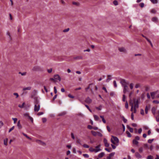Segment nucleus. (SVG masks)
Returning <instances> with one entry per match:
<instances>
[{
    "mask_svg": "<svg viewBox=\"0 0 159 159\" xmlns=\"http://www.w3.org/2000/svg\"><path fill=\"white\" fill-rule=\"evenodd\" d=\"M34 111L35 112H37L39 111L40 108V101L37 97H34Z\"/></svg>",
    "mask_w": 159,
    "mask_h": 159,
    "instance_id": "nucleus-1",
    "label": "nucleus"
},
{
    "mask_svg": "<svg viewBox=\"0 0 159 159\" xmlns=\"http://www.w3.org/2000/svg\"><path fill=\"white\" fill-rule=\"evenodd\" d=\"M150 94L152 99L159 98V93L158 90L151 92L150 93Z\"/></svg>",
    "mask_w": 159,
    "mask_h": 159,
    "instance_id": "nucleus-2",
    "label": "nucleus"
},
{
    "mask_svg": "<svg viewBox=\"0 0 159 159\" xmlns=\"http://www.w3.org/2000/svg\"><path fill=\"white\" fill-rule=\"evenodd\" d=\"M134 113H135L137 111L136 109L139 107V100L134 99Z\"/></svg>",
    "mask_w": 159,
    "mask_h": 159,
    "instance_id": "nucleus-3",
    "label": "nucleus"
},
{
    "mask_svg": "<svg viewBox=\"0 0 159 159\" xmlns=\"http://www.w3.org/2000/svg\"><path fill=\"white\" fill-rule=\"evenodd\" d=\"M113 138L114 141L112 139H111V142L114 144H115L116 146H118L119 144V140L116 137L114 136L113 135L111 136Z\"/></svg>",
    "mask_w": 159,
    "mask_h": 159,
    "instance_id": "nucleus-4",
    "label": "nucleus"
},
{
    "mask_svg": "<svg viewBox=\"0 0 159 159\" xmlns=\"http://www.w3.org/2000/svg\"><path fill=\"white\" fill-rule=\"evenodd\" d=\"M120 83L121 84L122 87L128 85L129 84V82L124 79H120Z\"/></svg>",
    "mask_w": 159,
    "mask_h": 159,
    "instance_id": "nucleus-5",
    "label": "nucleus"
},
{
    "mask_svg": "<svg viewBox=\"0 0 159 159\" xmlns=\"http://www.w3.org/2000/svg\"><path fill=\"white\" fill-rule=\"evenodd\" d=\"M40 70V68L39 66H35L32 69L33 71H39Z\"/></svg>",
    "mask_w": 159,
    "mask_h": 159,
    "instance_id": "nucleus-6",
    "label": "nucleus"
},
{
    "mask_svg": "<svg viewBox=\"0 0 159 159\" xmlns=\"http://www.w3.org/2000/svg\"><path fill=\"white\" fill-rule=\"evenodd\" d=\"M123 92L124 94H125L127 92H128V85L123 87Z\"/></svg>",
    "mask_w": 159,
    "mask_h": 159,
    "instance_id": "nucleus-7",
    "label": "nucleus"
},
{
    "mask_svg": "<svg viewBox=\"0 0 159 159\" xmlns=\"http://www.w3.org/2000/svg\"><path fill=\"white\" fill-rule=\"evenodd\" d=\"M103 142H104V143L105 144V146L107 147H109V144L107 142V139H105V138H104L103 139Z\"/></svg>",
    "mask_w": 159,
    "mask_h": 159,
    "instance_id": "nucleus-8",
    "label": "nucleus"
},
{
    "mask_svg": "<svg viewBox=\"0 0 159 159\" xmlns=\"http://www.w3.org/2000/svg\"><path fill=\"white\" fill-rule=\"evenodd\" d=\"M85 101L86 103L89 104L92 102V100L89 97H88L85 99Z\"/></svg>",
    "mask_w": 159,
    "mask_h": 159,
    "instance_id": "nucleus-9",
    "label": "nucleus"
},
{
    "mask_svg": "<svg viewBox=\"0 0 159 159\" xmlns=\"http://www.w3.org/2000/svg\"><path fill=\"white\" fill-rule=\"evenodd\" d=\"M54 78L55 80H58L59 81H61V78L58 75H55L54 76Z\"/></svg>",
    "mask_w": 159,
    "mask_h": 159,
    "instance_id": "nucleus-10",
    "label": "nucleus"
},
{
    "mask_svg": "<svg viewBox=\"0 0 159 159\" xmlns=\"http://www.w3.org/2000/svg\"><path fill=\"white\" fill-rule=\"evenodd\" d=\"M100 147L101 145H99L97 146H96L95 147L96 148V153H97L100 151L101 150L100 149Z\"/></svg>",
    "mask_w": 159,
    "mask_h": 159,
    "instance_id": "nucleus-11",
    "label": "nucleus"
},
{
    "mask_svg": "<svg viewBox=\"0 0 159 159\" xmlns=\"http://www.w3.org/2000/svg\"><path fill=\"white\" fill-rule=\"evenodd\" d=\"M115 153V152H112L110 153L109 156L107 157V159H111V157L114 156Z\"/></svg>",
    "mask_w": 159,
    "mask_h": 159,
    "instance_id": "nucleus-12",
    "label": "nucleus"
},
{
    "mask_svg": "<svg viewBox=\"0 0 159 159\" xmlns=\"http://www.w3.org/2000/svg\"><path fill=\"white\" fill-rule=\"evenodd\" d=\"M136 157L138 158V159L142 157L141 156L138 152H136L135 154Z\"/></svg>",
    "mask_w": 159,
    "mask_h": 159,
    "instance_id": "nucleus-13",
    "label": "nucleus"
},
{
    "mask_svg": "<svg viewBox=\"0 0 159 159\" xmlns=\"http://www.w3.org/2000/svg\"><path fill=\"white\" fill-rule=\"evenodd\" d=\"M17 126L19 129H20L22 128V126L20 124V120H19L17 122Z\"/></svg>",
    "mask_w": 159,
    "mask_h": 159,
    "instance_id": "nucleus-14",
    "label": "nucleus"
},
{
    "mask_svg": "<svg viewBox=\"0 0 159 159\" xmlns=\"http://www.w3.org/2000/svg\"><path fill=\"white\" fill-rule=\"evenodd\" d=\"M156 109L154 107H153L152 109V112L154 116H155Z\"/></svg>",
    "mask_w": 159,
    "mask_h": 159,
    "instance_id": "nucleus-15",
    "label": "nucleus"
},
{
    "mask_svg": "<svg viewBox=\"0 0 159 159\" xmlns=\"http://www.w3.org/2000/svg\"><path fill=\"white\" fill-rule=\"evenodd\" d=\"M119 50L120 52H126L125 49L123 47L119 48Z\"/></svg>",
    "mask_w": 159,
    "mask_h": 159,
    "instance_id": "nucleus-16",
    "label": "nucleus"
},
{
    "mask_svg": "<svg viewBox=\"0 0 159 159\" xmlns=\"http://www.w3.org/2000/svg\"><path fill=\"white\" fill-rule=\"evenodd\" d=\"M130 104L131 105V108L130 109V111H133L134 112V105L133 103H131V102H130Z\"/></svg>",
    "mask_w": 159,
    "mask_h": 159,
    "instance_id": "nucleus-17",
    "label": "nucleus"
},
{
    "mask_svg": "<svg viewBox=\"0 0 159 159\" xmlns=\"http://www.w3.org/2000/svg\"><path fill=\"white\" fill-rule=\"evenodd\" d=\"M139 143V142L136 139H134L133 140V144L137 145Z\"/></svg>",
    "mask_w": 159,
    "mask_h": 159,
    "instance_id": "nucleus-18",
    "label": "nucleus"
},
{
    "mask_svg": "<svg viewBox=\"0 0 159 159\" xmlns=\"http://www.w3.org/2000/svg\"><path fill=\"white\" fill-rule=\"evenodd\" d=\"M89 151L91 152H94L96 153V150L95 149L93 148L92 147H90L89 149Z\"/></svg>",
    "mask_w": 159,
    "mask_h": 159,
    "instance_id": "nucleus-19",
    "label": "nucleus"
},
{
    "mask_svg": "<svg viewBox=\"0 0 159 159\" xmlns=\"http://www.w3.org/2000/svg\"><path fill=\"white\" fill-rule=\"evenodd\" d=\"M31 89V87L29 86V87L23 88V91H25L26 90H30Z\"/></svg>",
    "mask_w": 159,
    "mask_h": 159,
    "instance_id": "nucleus-20",
    "label": "nucleus"
},
{
    "mask_svg": "<svg viewBox=\"0 0 159 159\" xmlns=\"http://www.w3.org/2000/svg\"><path fill=\"white\" fill-rule=\"evenodd\" d=\"M104 153L103 152H101L98 154V157L99 158H101L104 155Z\"/></svg>",
    "mask_w": 159,
    "mask_h": 159,
    "instance_id": "nucleus-21",
    "label": "nucleus"
},
{
    "mask_svg": "<svg viewBox=\"0 0 159 159\" xmlns=\"http://www.w3.org/2000/svg\"><path fill=\"white\" fill-rule=\"evenodd\" d=\"M91 132L92 134L94 136H96L97 135V132H96L94 131H92Z\"/></svg>",
    "mask_w": 159,
    "mask_h": 159,
    "instance_id": "nucleus-22",
    "label": "nucleus"
},
{
    "mask_svg": "<svg viewBox=\"0 0 159 159\" xmlns=\"http://www.w3.org/2000/svg\"><path fill=\"white\" fill-rule=\"evenodd\" d=\"M66 114V112L65 111H63L60 113L59 114V116H64Z\"/></svg>",
    "mask_w": 159,
    "mask_h": 159,
    "instance_id": "nucleus-23",
    "label": "nucleus"
},
{
    "mask_svg": "<svg viewBox=\"0 0 159 159\" xmlns=\"http://www.w3.org/2000/svg\"><path fill=\"white\" fill-rule=\"evenodd\" d=\"M22 134L27 139H28L30 140H31V139L30 138L29 136H28L26 134L24 133H22Z\"/></svg>",
    "mask_w": 159,
    "mask_h": 159,
    "instance_id": "nucleus-24",
    "label": "nucleus"
},
{
    "mask_svg": "<svg viewBox=\"0 0 159 159\" xmlns=\"http://www.w3.org/2000/svg\"><path fill=\"white\" fill-rule=\"evenodd\" d=\"M6 34H7V35L9 36V39L10 40L11 39V34H10V33L8 31H7V32Z\"/></svg>",
    "mask_w": 159,
    "mask_h": 159,
    "instance_id": "nucleus-25",
    "label": "nucleus"
},
{
    "mask_svg": "<svg viewBox=\"0 0 159 159\" xmlns=\"http://www.w3.org/2000/svg\"><path fill=\"white\" fill-rule=\"evenodd\" d=\"M93 116H94V119L95 120H96V121L98 120L99 119V118L98 116H97L96 115H94Z\"/></svg>",
    "mask_w": 159,
    "mask_h": 159,
    "instance_id": "nucleus-26",
    "label": "nucleus"
},
{
    "mask_svg": "<svg viewBox=\"0 0 159 159\" xmlns=\"http://www.w3.org/2000/svg\"><path fill=\"white\" fill-rule=\"evenodd\" d=\"M157 18L156 17H154L152 19V20L153 22H156L157 21Z\"/></svg>",
    "mask_w": 159,
    "mask_h": 159,
    "instance_id": "nucleus-27",
    "label": "nucleus"
},
{
    "mask_svg": "<svg viewBox=\"0 0 159 159\" xmlns=\"http://www.w3.org/2000/svg\"><path fill=\"white\" fill-rule=\"evenodd\" d=\"M150 12L152 13L155 14L156 12V11L155 9H153L151 10Z\"/></svg>",
    "mask_w": 159,
    "mask_h": 159,
    "instance_id": "nucleus-28",
    "label": "nucleus"
},
{
    "mask_svg": "<svg viewBox=\"0 0 159 159\" xmlns=\"http://www.w3.org/2000/svg\"><path fill=\"white\" fill-rule=\"evenodd\" d=\"M7 140H8V139L7 138H6V139H4V144L6 146L7 145Z\"/></svg>",
    "mask_w": 159,
    "mask_h": 159,
    "instance_id": "nucleus-29",
    "label": "nucleus"
},
{
    "mask_svg": "<svg viewBox=\"0 0 159 159\" xmlns=\"http://www.w3.org/2000/svg\"><path fill=\"white\" fill-rule=\"evenodd\" d=\"M82 58V56H78L74 57V59H81Z\"/></svg>",
    "mask_w": 159,
    "mask_h": 159,
    "instance_id": "nucleus-30",
    "label": "nucleus"
},
{
    "mask_svg": "<svg viewBox=\"0 0 159 159\" xmlns=\"http://www.w3.org/2000/svg\"><path fill=\"white\" fill-rule=\"evenodd\" d=\"M150 1L154 4L157 3L158 2L157 0H150Z\"/></svg>",
    "mask_w": 159,
    "mask_h": 159,
    "instance_id": "nucleus-31",
    "label": "nucleus"
},
{
    "mask_svg": "<svg viewBox=\"0 0 159 159\" xmlns=\"http://www.w3.org/2000/svg\"><path fill=\"white\" fill-rule=\"evenodd\" d=\"M23 115H24V116H25V117H27L28 118H29V117L30 116V115H29V114L28 113H24L23 114Z\"/></svg>",
    "mask_w": 159,
    "mask_h": 159,
    "instance_id": "nucleus-32",
    "label": "nucleus"
},
{
    "mask_svg": "<svg viewBox=\"0 0 159 159\" xmlns=\"http://www.w3.org/2000/svg\"><path fill=\"white\" fill-rule=\"evenodd\" d=\"M113 3L115 6H116L118 5V2L116 0H114L113 2Z\"/></svg>",
    "mask_w": 159,
    "mask_h": 159,
    "instance_id": "nucleus-33",
    "label": "nucleus"
},
{
    "mask_svg": "<svg viewBox=\"0 0 159 159\" xmlns=\"http://www.w3.org/2000/svg\"><path fill=\"white\" fill-rule=\"evenodd\" d=\"M148 108L147 106H146L145 108V112L146 114H147L148 113Z\"/></svg>",
    "mask_w": 159,
    "mask_h": 159,
    "instance_id": "nucleus-34",
    "label": "nucleus"
},
{
    "mask_svg": "<svg viewBox=\"0 0 159 159\" xmlns=\"http://www.w3.org/2000/svg\"><path fill=\"white\" fill-rule=\"evenodd\" d=\"M25 104V102H23L22 105H18V107H20V108H23L24 107V106Z\"/></svg>",
    "mask_w": 159,
    "mask_h": 159,
    "instance_id": "nucleus-35",
    "label": "nucleus"
},
{
    "mask_svg": "<svg viewBox=\"0 0 159 159\" xmlns=\"http://www.w3.org/2000/svg\"><path fill=\"white\" fill-rule=\"evenodd\" d=\"M125 107L126 109H128V104L127 101H126L125 102Z\"/></svg>",
    "mask_w": 159,
    "mask_h": 159,
    "instance_id": "nucleus-36",
    "label": "nucleus"
},
{
    "mask_svg": "<svg viewBox=\"0 0 159 159\" xmlns=\"http://www.w3.org/2000/svg\"><path fill=\"white\" fill-rule=\"evenodd\" d=\"M85 106L89 110V111L91 112H92V110H91V109L89 108V106L86 104H85Z\"/></svg>",
    "mask_w": 159,
    "mask_h": 159,
    "instance_id": "nucleus-37",
    "label": "nucleus"
},
{
    "mask_svg": "<svg viewBox=\"0 0 159 159\" xmlns=\"http://www.w3.org/2000/svg\"><path fill=\"white\" fill-rule=\"evenodd\" d=\"M154 140V139H149L148 140V142L149 143H151Z\"/></svg>",
    "mask_w": 159,
    "mask_h": 159,
    "instance_id": "nucleus-38",
    "label": "nucleus"
},
{
    "mask_svg": "<svg viewBox=\"0 0 159 159\" xmlns=\"http://www.w3.org/2000/svg\"><path fill=\"white\" fill-rule=\"evenodd\" d=\"M28 118L31 121V122L32 123H33L34 120H33V119L32 117H31L30 116Z\"/></svg>",
    "mask_w": 159,
    "mask_h": 159,
    "instance_id": "nucleus-39",
    "label": "nucleus"
},
{
    "mask_svg": "<svg viewBox=\"0 0 159 159\" xmlns=\"http://www.w3.org/2000/svg\"><path fill=\"white\" fill-rule=\"evenodd\" d=\"M72 3L73 5H75L77 6H78L79 5V3L77 2H73Z\"/></svg>",
    "mask_w": 159,
    "mask_h": 159,
    "instance_id": "nucleus-40",
    "label": "nucleus"
},
{
    "mask_svg": "<svg viewBox=\"0 0 159 159\" xmlns=\"http://www.w3.org/2000/svg\"><path fill=\"white\" fill-rule=\"evenodd\" d=\"M140 113L142 115H143L144 114V110L143 109H141L140 110Z\"/></svg>",
    "mask_w": 159,
    "mask_h": 159,
    "instance_id": "nucleus-41",
    "label": "nucleus"
},
{
    "mask_svg": "<svg viewBox=\"0 0 159 159\" xmlns=\"http://www.w3.org/2000/svg\"><path fill=\"white\" fill-rule=\"evenodd\" d=\"M126 97L125 94H123V95L122 100L123 101L125 102V101Z\"/></svg>",
    "mask_w": 159,
    "mask_h": 159,
    "instance_id": "nucleus-42",
    "label": "nucleus"
},
{
    "mask_svg": "<svg viewBox=\"0 0 159 159\" xmlns=\"http://www.w3.org/2000/svg\"><path fill=\"white\" fill-rule=\"evenodd\" d=\"M147 159H153V157L151 155H149L147 157Z\"/></svg>",
    "mask_w": 159,
    "mask_h": 159,
    "instance_id": "nucleus-43",
    "label": "nucleus"
},
{
    "mask_svg": "<svg viewBox=\"0 0 159 159\" xmlns=\"http://www.w3.org/2000/svg\"><path fill=\"white\" fill-rule=\"evenodd\" d=\"M97 135H98L100 137H102V134L99 132H97Z\"/></svg>",
    "mask_w": 159,
    "mask_h": 159,
    "instance_id": "nucleus-44",
    "label": "nucleus"
},
{
    "mask_svg": "<svg viewBox=\"0 0 159 159\" xmlns=\"http://www.w3.org/2000/svg\"><path fill=\"white\" fill-rule=\"evenodd\" d=\"M42 120L43 123H45L47 121V119L46 118H43L42 119Z\"/></svg>",
    "mask_w": 159,
    "mask_h": 159,
    "instance_id": "nucleus-45",
    "label": "nucleus"
},
{
    "mask_svg": "<svg viewBox=\"0 0 159 159\" xmlns=\"http://www.w3.org/2000/svg\"><path fill=\"white\" fill-rule=\"evenodd\" d=\"M152 102L153 103H156V104H159V101L157 100H153L152 101Z\"/></svg>",
    "mask_w": 159,
    "mask_h": 159,
    "instance_id": "nucleus-46",
    "label": "nucleus"
},
{
    "mask_svg": "<svg viewBox=\"0 0 159 159\" xmlns=\"http://www.w3.org/2000/svg\"><path fill=\"white\" fill-rule=\"evenodd\" d=\"M134 84L133 83H131L129 85V87L131 89H132L133 87Z\"/></svg>",
    "mask_w": 159,
    "mask_h": 159,
    "instance_id": "nucleus-47",
    "label": "nucleus"
},
{
    "mask_svg": "<svg viewBox=\"0 0 159 159\" xmlns=\"http://www.w3.org/2000/svg\"><path fill=\"white\" fill-rule=\"evenodd\" d=\"M68 96L70 98H74L75 97L74 96H72V95H71L70 94H69L68 95Z\"/></svg>",
    "mask_w": 159,
    "mask_h": 159,
    "instance_id": "nucleus-48",
    "label": "nucleus"
},
{
    "mask_svg": "<svg viewBox=\"0 0 159 159\" xmlns=\"http://www.w3.org/2000/svg\"><path fill=\"white\" fill-rule=\"evenodd\" d=\"M14 126H13L9 130L8 132L9 133L12 130H13L14 128Z\"/></svg>",
    "mask_w": 159,
    "mask_h": 159,
    "instance_id": "nucleus-49",
    "label": "nucleus"
},
{
    "mask_svg": "<svg viewBox=\"0 0 159 159\" xmlns=\"http://www.w3.org/2000/svg\"><path fill=\"white\" fill-rule=\"evenodd\" d=\"M47 71H48V73H51L52 72V68H50L49 69H48L47 70Z\"/></svg>",
    "mask_w": 159,
    "mask_h": 159,
    "instance_id": "nucleus-50",
    "label": "nucleus"
},
{
    "mask_svg": "<svg viewBox=\"0 0 159 159\" xmlns=\"http://www.w3.org/2000/svg\"><path fill=\"white\" fill-rule=\"evenodd\" d=\"M83 147L85 148H89V146L86 144H84L83 145Z\"/></svg>",
    "mask_w": 159,
    "mask_h": 159,
    "instance_id": "nucleus-51",
    "label": "nucleus"
},
{
    "mask_svg": "<svg viewBox=\"0 0 159 159\" xmlns=\"http://www.w3.org/2000/svg\"><path fill=\"white\" fill-rule=\"evenodd\" d=\"M12 120H13L14 121V124L16 123V121L17 120V118H12Z\"/></svg>",
    "mask_w": 159,
    "mask_h": 159,
    "instance_id": "nucleus-52",
    "label": "nucleus"
},
{
    "mask_svg": "<svg viewBox=\"0 0 159 159\" xmlns=\"http://www.w3.org/2000/svg\"><path fill=\"white\" fill-rule=\"evenodd\" d=\"M154 116L156 117V121L157 122H159V114H158V118L157 116Z\"/></svg>",
    "mask_w": 159,
    "mask_h": 159,
    "instance_id": "nucleus-53",
    "label": "nucleus"
},
{
    "mask_svg": "<svg viewBox=\"0 0 159 159\" xmlns=\"http://www.w3.org/2000/svg\"><path fill=\"white\" fill-rule=\"evenodd\" d=\"M69 28H68L66 29H65V30H63V32H68V31H69Z\"/></svg>",
    "mask_w": 159,
    "mask_h": 159,
    "instance_id": "nucleus-54",
    "label": "nucleus"
},
{
    "mask_svg": "<svg viewBox=\"0 0 159 159\" xmlns=\"http://www.w3.org/2000/svg\"><path fill=\"white\" fill-rule=\"evenodd\" d=\"M113 84H114V87L116 88L117 87V84L116 83V82L115 80H114L113 81Z\"/></svg>",
    "mask_w": 159,
    "mask_h": 159,
    "instance_id": "nucleus-55",
    "label": "nucleus"
},
{
    "mask_svg": "<svg viewBox=\"0 0 159 159\" xmlns=\"http://www.w3.org/2000/svg\"><path fill=\"white\" fill-rule=\"evenodd\" d=\"M142 36L144 38H145V39H146L147 40V41L149 42L150 41L149 39L147 37H146L145 36H144L143 35H142Z\"/></svg>",
    "mask_w": 159,
    "mask_h": 159,
    "instance_id": "nucleus-56",
    "label": "nucleus"
},
{
    "mask_svg": "<svg viewBox=\"0 0 159 159\" xmlns=\"http://www.w3.org/2000/svg\"><path fill=\"white\" fill-rule=\"evenodd\" d=\"M101 107H102V106L101 105L98 107H96V109L99 110H101Z\"/></svg>",
    "mask_w": 159,
    "mask_h": 159,
    "instance_id": "nucleus-57",
    "label": "nucleus"
},
{
    "mask_svg": "<svg viewBox=\"0 0 159 159\" xmlns=\"http://www.w3.org/2000/svg\"><path fill=\"white\" fill-rule=\"evenodd\" d=\"M83 156L85 157L88 158L89 157V155L87 154H84Z\"/></svg>",
    "mask_w": 159,
    "mask_h": 159,
    "instance_id": "nucleus-58",
    "label": "nucleus"
},
{
    "mask_svg": "<svg viewBox=\"0 0 159 159\" xmlns=\"http://www.w3.org/2000/svg\"><path fill=\"white\" fill-rule=\"evenodd\" d=\"M71 138L74 139H75V137L73 133H71Z\"/></svg>",
    "mask_w": 159,
    "mask_h": 159,
    "instance_id": "nucleus-59",
    "label": "nucleus"
},
{
    "mask_svg": "<svg viewBox=\"0 0 159 159\" xmlns=\"http://www.w3.org/2000/svg\"><path fill=\"white\" fill-rule=\"evenodd\" d=\"M77 142L79 144L81 145V141L80 139H78L77 141Z\"/></svg>",
    "mask_w": 159,
    "mask_h": 159,
    "instance_id": "nucleus-60",
    "label": "nucleus"
},
{
    "mask_svg": "<svg viewBox=\"0 0 159 159\" xmlns=\"http://www.w3.org/2000/svg\"><path fill=\"white\" fill-rule=\"evenodd\" d=\"M13 95L16 96V98H18L19 96V95L17 93H14Z\"/></svg>",
    "mask_w": 159,
    "mask_h": 159,
    "instance_id": "nucleus-61",
    "label": "nucleus"
},
{
    "mask_svg": "<svg viewBox=\"0 0 159 159\" xmlns=\"http://www.w3.org/2000/svg\"><path fill=\"white\" fill-rule=\"evenodd\" d=\"M87 127L89 129H93V127H92V126L90 125H88V126Z\"/></svg>",
    "mask_w": 159,
    "mask_h": 159,
    "instance_id": "nucleus-62",
    "label": "nucleus"
},
{
    "mask_svg": "<svg viewBox=\"0 0 159 159\" xmlns=\"http://www.w3.org/2000/svg\"><path fill=\"white\" fill-rule=\"evenodd\" d=\"M139 5L141 7H144V4L143 3H141Z\"/></svg>",
    "mask_w": 159,
    "mask_h": 159,
    "instance_id": "nucleus-63",
    "label": "nucleus"
},
{
    "mask_svg": "<svg viewBox=\"0 0 159 159\" xmlns=\"http://www.w3.org/2000/svg\"><path fill=\"white\" fill-rule=\"evenodd\" d=\"M135 139H136V140H139L140 139V138L138 136H136L135 137Z\"/></svg>",
    "mask_w": 159,
    "mask_h": 159,
    "instance_id": "nucleus-64",
    "label": "nucleus"
}]
</instances>
